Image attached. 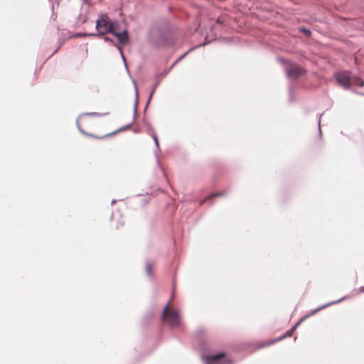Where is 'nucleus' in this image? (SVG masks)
<instances>
[{"label":"nucleus","instance_id":"obj_1","mask_svg":"<svg viewBox=\"0 0 364 364\" xmlns=\"http://www.w3.org/2000/svg\"><path fill=\"white\" fill-rule=\"evenodd\" d=\"M117 26V23L113 22L107 15H102L96 22V28L99 35L112 33L117 38L120 44H125L129 40L128 33L126 31L122 33L116 32Z\"/></svg>","mask_w":364,"mask_h":364},{"label":"nucleus","instance_id":"obj_2","mask_svg":"<svg viewBox=\"0 0 364 364\" xmlns=\"http://www.w3.org/2000/svg\"><path fill=\"white\" fill-rule=\"evenodd\" d=\"M90 115H91L90 114H86L85 115H82L78 119V120L77 122V127H78L79 130L82 134L87 135L89 136L99 139H102L107 136H112V135L118 133L119 132L124 130L126 129L125 127H122L117 131H114L112 133L107 134L102 136H95V135L91 134L87 132V129L88 128H90V127H92L95 124L94 120L90 117Z\"/></svg>","mask_w":364,"mask_h":364},{"label":"nucleus","instance_id":"obj_3","mask_svg":"<svg viewBox=\"0 0 364 364\" xmlns=\"http://www.w3.org/2000/svg\"><path fill=\"white\" fill-rule=\"evenodd\" d=\"M162 319L171 327L177 326L181 321L180 313L177 309H171L168 302L164 309Z\"/></svg>","mask_w":364,"mask_h":364},{"label":"nucleus","instance_id":"obj_4","mask_svg":"<svg viewBox=\"0 0 364 364\" xmlns=\"http://www.w3.org/2000/svg\"><path fill=\"white\" fill-rule=\"evenodd\" d=\"M225 357L226 354L221 352L215 355H205L203 359L205 364H225Z\"/></svg>","mask_w":364,"mask_h":364},{"label":"nucleus","instance_id":"obj_5","mask_svg":"<svg viewBox=\"0 0 364 364\" xmlns=\"http://www.w3.org/2000/svg\"><path fill=\"white\" fill-rule=\"evenodd\" d=\"M305 73V70L297 65H291L287 69V75L291 78H297Z\"/></svg>","mask_w":364,"mask_h":364},{"label":"nucleus","instance_id":"obj_6","mask_svg":"<svg viewBox=\"0 0 364 364\" xmlns=\"http://www.w3.org/2000/svg\"><path fill=\"white\" fill-rule=\"evenodd\" d=\"M336 78L338 82L345 88H348L351 85L350 78L347 73H338L336 75Z\"/></svg>","mask_w":364,"mask_h":364},{"label":"nucleus","instance_id":"obj_7","mask_svg":"<svg viewBox=\"0 0 364 364\" xmlns=\"http://www.w3.org/2000/svg\"><path fill=\"white\" fill-rule=\"evenodd\" d=\"M302 320H301L299 322H298L296 323V326H294L291 330L288 331L285 335H284L282 337H279L277 338H276L274 341H272L270 343H274L275 342H278V341H282V339L285 338H287V337H290L292 335V332L296 329V328L297 327V326L300 323V322Z\"/></svg>","mask_w":364,"mask_h":364},{"label":"nucleus","instance_id":"obj_8","mask_svg":"<svg viewBox=\"0 0 364 364\" xmlns=\"http://www.w3.org/2000/svg\"><path fill=\"white\" fill-rule=\"evenodd\" d=\"M154 269V267L152 264L151 263H148L146 265V273L149 276L151 277L152 276V272Z\"/></svg>","mask_w":364,"mask_h":364},{"label":"nucleus","instance_id":"obj_9","mask_svg":"<svg viewBox=\"0 0 364 364\" xmlns=\"http://www.w3.org/2000/svg\"><path fill=\"white\" fill-rule=\"evenodd\" d=\"M218 196H220V194L216 193V194H213V195L208 196L206 198H205L204 200H203L200 202V205H202L206 200L210 199L213 197Z\"/></svg>","mask_w":364,"mask_h":364},{"label":"nucleus","instance_id":"obj_10","mask_svg":"<svg viewBox=\"0 0 364 364\" xmlns=\"http://www.w3.org/2000/svg\"><path fill=\"white\" fill-rule=\"evenodd\" d=\"M300 31H302L304 33H305L307 36H309L311 33V31L309 29H306L305 28H301Z\"/></svg>","mask_w":364,"mask_h":364},{"label":"nucleus","instance_id":"obj_11","mask_svg":"<svg viewBox=\"0 0 364 364\" xmlns=\"http://www.w3.org/2000/svg\"><path fill=\"white\" fill-rule=\"evenodd\" d=\"M324 307H325V306H323V307H321V308L316 309L314 310V311L311 313V315L314 314L315 313L318 312L320 309H323Z\"/></svg>","mask_w":364,"mask_h":364},{"label":"nucleus","instance_id":"obj_12","mask_svg":"<svg viewBox=\"0 0 364 364\" xmlns=\"http://www.w3.org/2000/svg\"><path fill=\"white\" fill-rule=\"evenodd\" d=\"M154 141H155V142H156V145L158 146L159 142H158V139H157V138H156V136H154Z\"/></svg>","mask_w":364,"mask_h":364},{"label":"nucleus","instance_id":"obj_13","mask_svg":"<svg viewBox=\"0 0 364 364\" xmlns=\"http://www.w3.org/2000/svg\"><path fill=\"white\" fill-rule=\"evenodd\" d=\"M360 291H363V292H364V287H361V288H360Z\"/></svg>","mask_w":364,"mask_h":364}]
</instances>
